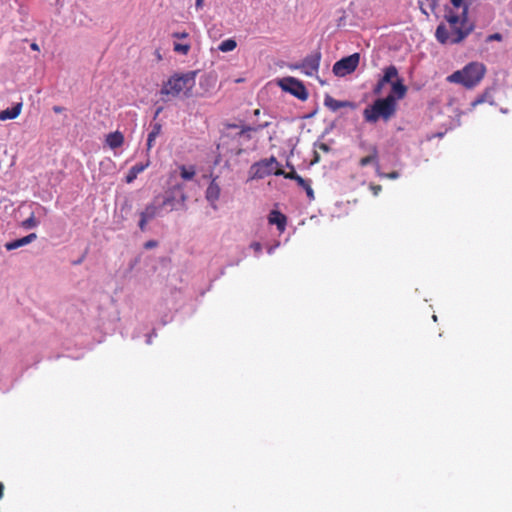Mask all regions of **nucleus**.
Wrapping results in <instances>:
<instances>
[{"mask_svg":"<svg viewBox=\"0 0 512 512\" xmlns=\"http://www.w3.org/2000/svg\"><path fill=\"white\" fill-rule=\"evenodd\" d=\"M179 169H180V176L184 180H192L196 174V170H195L194 166H190L189 168H187L186 166L181 165L179 167Z\"/></svg>","mask_w":512,"mask_h":512,"instance_id":"24","label":"nucleus"},{"mask_svg":"<svg viewBox=\"0 0 512 512\" xmlns=\"http://www.w3.org/2000/svg\"><path fill=\"white\" fill-rule=\"evenodd\" d=\"M370 190L372 191L374 196H377L380 193V191L382 190V187H381V185L370 184Z\"/></svg>","mask_w":512,"mask_h":512,"instance_id":"33","label":"nucleus"},{"mask_svg":"<svg viewBox=\"0 0 512 512\" xmlns=\"http://www.w3.org/2000/svg\"><path fill=\"white\" fill-rule=\"evenodd\" d=\"M305 191H306V194H307L308 198H309L310 200H313V199H314V191H313V189H312L311 185H309V186L305 189Z\"/></svg>","mask_w":512,"mask_h":512,"instance_id":"36","label":"nucleus"},{"mask_svg":"<svg viewBox=\"0 0 512 512\" xmlns=\"http://www.w3.org/2000/svg\"><path fill=\"white\" fill-rule=\"evenodd\" d=\"M451 4L453 5V7L455 9H458L460 11H463V8L464 7H468L465 3H464V0H450Z\"/></svg>","mask_w":512,"mask_h":512,"instance_id":"28","label":"nucleus"},{"mask_svg":"<svg viewBox=\"0 0 512 512\" xmlns=\"http://www.w3.org/2000/svg\"><path fill=\"white\" fill-rule=\"evenodd\" d=\"M279 84L284 91L291 93L293 96L302 101L308 98V91L305 85L296 78L285 77L280 81Z\"/></svg>","mask_w":512,"mask_h":512,"instance_id":"9","label":"nucleus"},{"mask_svg":"<svg viewBox=\"0 0 512 512\" xmlns=\"http://www.w3.org/2000/svg\"><path fill=\"white\" fill-rule=\"evenodd\" d=\"M186 200L187 195L184 192V185L181 183H174L165 191L161 207H168L169 211L185 208Z\"/></svg>","mask_w":512,"mask_h":512,"instance_id":"5","label":"nucleus"},{"mask_svg":"<svg viewBox=\"0 0 512 512\" xmlns=\"http://www.w3.org/2000/svg\"><path fill=\"white\" fill-rule=\"evenodd\" d=\"M380 176L386 177L388 179H397L399 177V173L397 171H392L387 174H380Z\"/></svg>","mask_w":512,"mask_h":512,"instance_id":"34","label":"nucleus"},{"mask_svg":"<svg viewBox=\"0 0 512 512\" xmlns=\"http://www.w3.org/2000/svg\"><path fill=\"white\" fill-rule=\"evenodd\" d=\"M36 238H37V235L35 233H31L25 237L20 238V239H16L14 241L7 242L5 244V248H6V250L11 251V250L17 249L19 247H22L24 245L31 243Z\"/></svg>","mask_w":512,"mask_h":512,"instance_id":"18","label":"nucleus"},{"mask_svg":"<svg viewBox=\"0 0 512 512\" xmlns=\"http://www.w3.org/2000/svg\"><path fill=\"white\" fill-rule=\"evenodd\" d=\"M203 4H204L203 0H196L195 1V6H196L197 9H202Z\"/></svg>","mask_w":512,"mask_h":512,"instance_id":"37","label":"nucleus"},{"mask_svg":"<svg viewBox=\"0 0 512 512\" xmlns=\"http://www.w3.org/2000/svg\"><path fill=\"white\" fill-rule=\"evenodd\" d=\"M270 125L269 122L257 123L253 125L248 124H229L228 128H239V132L236 134L238 137H244L247 140L252 138V133L259 132Z\"/></svg>","mask_w":512,"mask_h":512,"instance_id":"11","label":"nucleus"},{"mask_svg":"<svg viewBox=\"0 0 512 512\" xmlns=\"http://www.w3.org/2000/svg\"><path fill=\"white\" fill-rule=\"evenodd\" d=\"M406 93L407 87L402 81L392 83V90L385 98L376 99L372 105L364 109V120L368 123H376L380 118L388 121L397 111V101L403 99Z\"/></svg>","mask_w":512,"mask_h":512,"instance_id":"2","label":"nucleus"},{"mask_svg":"<svg viewBox=\"0 0 512 512\" xmlns=\"http://www.w3.org/2000/svg\"><path fill=\"white\" fill-rule=\"evenodd\" d=\"M53 111L57 114L62 113L64 111V108L61 106H54Z\"/></svg>","mask_w":512,"mask_h":512,"instance_id":"38","label":"nucleus"},{"mask_svg":"<svg viewBox=\"0 0 512 512\" xmlns=\"http://www.w3.org/2000/svg\"><path fill=\"white\" fill-rule=\"evenodd\" d=\"M22 107V102H18L13 107L0 111V120L6 121L16 119L21 114Z\"/></svg>","mask_w":512,"mask_h":512,"instance_id":"15","label":"nucleus"},{"mask_svg":"<svg viewBox=\"0 0 512 512\" xmlns=\"http://www.w3.org/2000/svg\"><path fill=\"white\" fill-rule=\"evenodd\" d=\"M360 55L354 53L347 57L340 59L333 65V73L336 76L344 77L356 70L359 65Z\"/></svg>","mask_w":512,"mask_h":512,"instance_id":"8","label":"nucleus"},{"mask_svg":"<svg viewBox=\"0 0 512 512\" xmlns=\"http://www.w3.org/2000/svg\"><path fill=\"white\" fill-rule=\"evenodd\" d=\"M268 222L276 225L280 233L284 232L287 225V217L278 210H272L268 215Z\"/></svg>","mask_w":512,"mask_h":512,"instance_id":"13","label":"nucleus"},{"mask_svg":"<svg viewBox=\"0 0 512 512\" xmlns=\"http://www.w3.org/2000/svg\"><path fill=\"white\" fill-rule=\"evenodd\" d=\"M297 184L302 187L304 190L309 186L311 185L310 181L309 180H306L304 178H302L301 176L296 180Z\"/></svg>","mask_w":512,"mask_h":512,"instance_id":"30","label":"nucleus"},{"mask_svg":"<svg viewBox=\"0 0 512 512\" xmlns=\"http://www.w3.org/2000/svg\"><path fill=\"white\" fill-rule=\"evenodd\" d=\"M252 247H253V248H254V250H255V251H257V252H258V251H261V245H260V243H257V242H256V243H253V244H252Z\"/></svg>","mask_w":512,"mask_h":512,"instance_id":"40","label":"nucleus"},{"mask_svg":"<svg viewBox=\"0 0 512 512\" xmlns=\"http://www.w3.org/2000/svg\"><path fill=\"white\" fill-rule=\"evenodd\" d=\"M369 154L365 157H362L359 160V166L365 167L367 165H376L379 167V161H378V149L375 145H370L368 148Z\"/></svg>","mask_w":512,"mask_h":512,"instance_id":"14","label":"nucleus"},{"mask_svg":"<svg viewBox=\"0 0 512 512\" xmlns=\"http://www.w3.org/2000/svg\"><path fill=\"white\" fill-rule=\"evenodd\" d=\"M254 115L255 116H259L260 115V109H255L254 110Z\"/></svg>","mask_w":512,"mask_h":512,"instance_id":"43","label":"nucleus"},{"mask_svg":"<svg viewBox=\"0 0 512 512\" xmlns=\"http://www.w3.org/2000/svg\"><path fill=\"white\" fill-rule=\"evenodd\" d=\"M149 165L150 161L147 160L145 163H138L132 166L125 177L126 183H132L140 173H142L146 168H148Z\"/></svg>","mask_w":512,"mask_h":512,"instance_id":"17","label":"nucleus"},{"mask_svg":"<svg viewBox=\"0 0 512 512\" xmlns=\"http://www.w3.org/2000/svg\"><path fill=\"white\" fill-rule=\"evenodd\" d=\"M486 67L480 62H471L463 69L455 71L447 77V81L451 83H458L466 88H473L478 85L484 78Z\"/></svg>","mask_w":512,"mask_h":512,"instance_id":"4","label":"nucleus"},{"mask_svg":"<svg viewBox=\"0 0 512 512\" xmlns=\"http://www.w3.org/2000/svg\"><path fill=\"white\" fill-rule=\"evenodd\" d=\"M38 225V221L35 219L34 214H31L29 218L22 222V226L26 229L34 228Z\"/></svg>","mask_w":512,"mask_h":512,"instance_id":"27","label":"nucleus"},{"mask_svg":"<svg viewBox=\"0 0 512 512\" xmlns=\"http://www.w3.org/2000/svg\"><path fill=\"white\" fill-rule=\"evenodd\" d=\"M275 175H277V176L282 175V176H284V178L291 179L294 181H296L300 177V175H298L293 168L290 172H285L282 169H277V171L275 172Z\"/></svg>","mask_w":512,"mask_h":512,"instance_id":"26","label":"nucleus"},{"mask_svg":"<svg viewBox=\"0 0 512 512\" xmlns=\"http://www.w3.org/2000/svg\"><path fill=\"white\" fill-rule=\"evenodd\" d=\"M324 105L329 110H331L332 112H336L340 108H346V107H349V108H352V109L356 108L355 103H353L351 101L336 100L332 96H330L329 94L325 95Z\"/></svg>","mask_w":512,"mask_h":512,"instance_id":"12","label":"nucleus"},{"mask_svg":"<svg viewBox=\"0 0 512 512\" xmlns=\"http://www.w3.org/2000/svg\"><path fill=\"white\" fill-rule=\"evenodd\" d=\"M445 19L447 25L440 24L435 32V37L441 44H458L473 30V26L468 24V7L460 12L447 10Z\"/></svg>","mask_w":512,"mask_h":512,"instance_id":"1","label":"nucleus"},{"mask_svg":"<svg viewBox=\"0 0 512 512\" xmlns=\"http://www.w3.org/2000/svg\"><path fill=\"white\" fill-rule=\"evenodd\" d=\"M158 245L157 241L155 240H149L144 244L145 249H152L155 248Z\"/></svg>","mask_w":512,"mask_h":512,"instance_id":"35","label":"nucleus"},{"mask_svg":"<svg viewBox=\"0 0 512 512\" xmlns=\"http://www.w3.org/2000/svg\"><path fill=\"white\" fill-rule=\"evenodd\" d=\"M191 49L190 43H174L173 50L174 52L181 54V55H187Z\"/></svg>","mask_w":512,"mask_h":512,"instance_id":"25","label":"nucleus"},{"mask_svg":"<svg viewBox=\"0 0 512 512\" xmlns=\"http://www.w3.org/2000/svg\"><path fill=\"white\" fill-rule=\"evenodd\" d=\"M172 37L175 39H186L189 37V33L187 32H174L172 33Z\"/></svg>","mask_w":512,"mask_h":512,"instance_id":"31","label":"nucleus"},{"mask_svg":"<svg viewBox=\"0 0 512 512\" xmlns=\"http://www.w3.org/2000/svg\"><path fill=\"white\" fill-rule=\"evenodd\" d=\"M3 490H4V486L2 483H0V498H2V496H3Z\"/></svg>","mask_w":512,"mask_h":512,"instance_id":"41","label":"nucleus"},{"mask_svg":"<svg viewBox=\"0 0 512 512\" xmlns=\"http://www.w3.org/2000/svg\"><path fill=\"white\" fill-rule=\"evenodd\" d=\"M174 177H175V176H174V174H171V175H170V181H171Z\"/></svg>","mask_w":512,"mask_h":512,"instance_id":"44","label":"nucleus"},{"mask_svg":"<svg viewBox=\"0 0 512 512\" xmlns=\"http://www.w3.org/2000/svg\"><path fill=\"white\" fill-rule=\"evenodd\" d=\"M105 142L111 149H116L124 144V136L121 132L115 131L106 136Z\"/></svg>","mask_w":512,"mask_h":512,"instance_id":"19","label":"nucleus"},{"mask_svg":"<svg viewBox=\"0 0 512 512\" xmlns=\"http://www.w3.org/2000/svg\"><path fill=\"white\" fill-rule=\"evenodd\" d=\"M386 84L385 83H382V80L379 79L377 84L375 85L374 89H373V93L375 95H380L382 93V90H383V87L385 86Z\"/></svg>","mask_w":512,"mask_h":512,"instance_id":"29","label":"nucleus"},{"mask_svg":"<svg viewBox=\"0 0 512 512\" xmlns=\"http://www.w3.org/2000/svg\"><path fill=\"white\" fill-rule=\"evenodd\" d=\"M220 197V187L216 183L215 179L211 181L206 190V199L214 204Z\"/></svg>","mask_w":512,"mask_h":512,"instance_id":"20","label":"nucleus"},{"mask_svg":"<svg viewBox=\"0 0 512 512\" xmlns=\"http://www.w3.org/2000/svg\"><path fill=\"white\" fill-rule=\"evenodd\" d=\"M383 72H384V74L380 78L382 80V83H385V84L391 83L392 84L398 80L403 82V80L399 77L398 69L396 68V66L390 65V66L386 67L383 70Z\"/></svg>","mask_w":512,"mask_h":512,"instance_id":"16","label":"nucleus"},{"mask_svg":"<svg viewBox=\"0 0 512 512\" xmlns=\"http://www.w3.org/2000/svg\"><path fill=\"white\" fill-rule=\"evenodd\" d=\"M277 165L278 162L274 156L260 160L251 166V177L253 179H263L269 175H275V172L277 171Z\"/></svg>","mask_w":512,"mask_h":512,"instance_id":"7","label":"nucleus"},{"mask_svg":"<svg viewBox=\"0 0 512 512\" xmlns=\"http://www.w3.org/2000/svg\"><path fill=\"white\" fill-rule=\"evenodd\" d=\"M439 0H418V5L421 12L429 16L431 13H434L436 8L438 7Z\"/></svg>","mask_w":512,"mask_h":512,"instance_id":"21","label":"nucleus"},{"mask_svg":"<svg viewBox=\"0 0 512 512\" xmlns=\"http://www.w3.org/2000/svg\"><path fill=\"white\" fill-rule=\"evenodd\" d=\"M162 208L163 207H161V204L156 205L151 203L147 205L142 212H140V220L138 226L141 231L144 232L146 230L148 222L158 216Z\"/></svg>","mask_w":512,"mask_h":512,"instance_id":"10","label":"nucleus"},{"mask_svg":"<svg viewBox=\"0 0 512 512\" xmlns=\"http://www.w3.org/2000/svg\"><path fill=\"white\" fill-rule=\"evenodd\" d=\"M161 129H162V126L159 123H155L152 126V129L149 132L148 138H147V148H148V150H150L153 147L155 139L161 133Z\"/></svg>","mask_w":512,"mask_h":512,"instance_id":"22","label":"nucleus"},{"mask_svg":"<svg viewBox=\"0 0 512 512\" xmlns=\"http://www.w3.org/2000/svg\"><path fill=\"white\" fill-rule=\"evenodd\" d=\"M502 40V35L500 33H494V34H491L487 37V42H491V41H501Z\"/></svg>","mask_w":512,"mask_h":512,"instance_id":"32","label":"nucleus"},{"mask_svg":"<svg viewBox=\"0 0 512 512\" xmlns=\"http://www.w3.org/2000/svg\"><path fill=\"white\" fill-rule=\"evenodd\" d=\"M484 102V98L483 97H479L478 99H476L475 101L472 102V106H476L480 103H483Z\"/></svg>","mask_w":512,"mask_h":512,"instance_id":"39","label":"nucleus"},{"mask_svg":"<svg viewBox=\"0 0 512 512\" xmlns=\"http://www.w3.org/2000/svg\"><path fill=\"white\" fill-rule=\"evenodd\" d=\"M236 47H237V42L234 39L229 38V39L222 41L219 44L218 50L225 53V52L233 51Z\"/></svg>","mask_w":512,"mask_h":512,"instance_id":"23","label":"nucleus"},{"mask_svg":"<svg viewBox=\"0 0 512 512\" xmlns=\"http://www.w3.org/2000/svg\"><path fill=\"white\" fill-rule=\"evenodd\" d=\"M31 48H32L33 50H38V49H39V48H38V45H37L36 43H33V44L31 45Z\"/></svg>","mask_w":512,"mask_h":512,"instance_id":"42","label":"nucleus"},{"mask_svg":"<svg viewBox=\"0 0 512 512\" xmlns=\"http://www.w3.org/2000/svg\"><path fill=\"white\" fill-rule=\"evenodd\" d=\"M196 72L175 73L163 83L160 89V95L163 101H169L181 95L189 97L196 84Z\"/></svg>","mask_w":512,"mask_h":512,"instance_id":"3","label":"nucleus"},{"mask_svg":"<svg viewBox=\"0 0 512 512\" xmlns=\"http://www.w3.org/2000/svg\"><path fill=\"white\" fill-rule=\"evenodd\" d=\"M321 61L320 51H315L307 55L301 63L291 65L290 68L293 70H300L303 74L309 77L316 76L319 71Z\"/></svg>","mask_w":512,"mask_h":512,"instance_id":"6","label":"nucleus"}]
</instances>
